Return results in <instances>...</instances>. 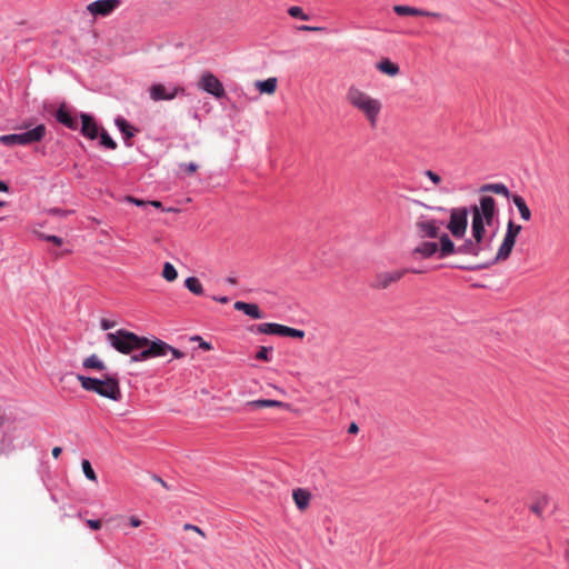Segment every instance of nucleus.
I'll list each match as a JSON object with an SVG mask.
<instances>
[{"instance_id": "nucleus-53", "label": "nucleus", "mask_w": 569, "mask_h": 569, "mask_svg": "<svg viewBox=\"0 0 569 569\" xmlns=\"http://www.w3.org/2000/svg\"><path fill=\"white\" fill-rule=\"evenodd\" d=\"M6 421H7L6 416L0 415V429L4 426Z\"/></svg>"}, {"instance_id": "nucleus-55", "label": "nucleus", "mask_w": 569, "mask_h": 569, "mask_svg": "<svg viewBox=\"0 0 569 569\" xmlns=\"http://www.w3.org/2000/svg\"><path fill=\"white\" fill-rule=\"evenodd\" d=\"M51 212L54 213V214H60V210L59 209H52Z\"/></svg>"}, {"instance_id": "nucleus-23", "label": "nucleus", "mask_w": 569, "mask_h": 569, "mask_svg": "<svg viewBox=\"0 0 569 569\" xmlns=\"http://www.w3.org/2000/svg\"><path fill=\"white\" fill-rule=\"evenodd\" d=\"M512 201H513L515 206L518 208L521 218L526 221L530 220L531 211L528 208L525 199L520 196H513Z\"/></svg>"}, {"instance_id": "nucleus-54", "label": "nucleus", "mask_w": 569, "mask_h": 569, "mask_svg": "<svg viewBox=\"0 0 569 569\" xmlns=\"http://www.w3.org/2000/svg\"><path fill=\"white\" fill-rule=\"evenodd\" d=\"M463 217H465V230H466L467 229V210L466 209H465Z\"/></svg>"}, {"instance_id": "nucleus-20", "label": "nucleus", "mask_w": 569, "mask_h": 569, "mask_svg": "<svg viewBox=\"0 0 569 569\" xmlns=\"http://www.w3.org/2000/svg\"><path fill=\"white\" fill-rule=\"evenodd\" d=\"M548 505H549L548 496L539 495L535 498L533 502L529 506V509L536 516L542 517Z\"/></svg>"}, {"instance_id": "nucleus-22", "label": "nucleus", "mask_w": 569, "mask_h": 569, "mask_svg": "<svg viewBox=\"0 0 569 569\" xmlns=\"http://www.w3.org/2000/svg\"><path fill=\"white\" fill-rule=\"evenodd\" d=\"M283 325L266 322L257 327L259 333L283 336Z\"/></svg>"}, {"instance_id": "nucleus-4", "label": "nucleus", "mask_w": 569, "mask_h": 569, "mask_svg": "<svg viewBox=\"0 0 569 569\" xmlns=\"http://www.w3.org/2000/svg\"><path fill=\"white\" fill-rule=\"evenodd\" d=\"M77 379L81 387L87 391L96 392L99 396L113 401H119L121 399L120 385L116 376H104L103 379H97L78 375Z\"/></svg>"}, {"instance_id": "nucleus-38", "label": "nucleus", "mask_w": 569, "mask_h": 569, "mask_svg": "<svg viewBox=\"0 0 569 569\" xmlns=\"http://www.w3.org/2000/svg\"><path fill=\"white\" fill-rule=\"evenodd\" d=\"M298 30L299 31H309V32H319V31H323L325 28L323 27H313V26H300V27H298Z\"/></svg>"}, {"instance_id": "nucleus-8", "label": "nucleus", "mask_w": 569, "mask_h": 569, "mask_svg": "<svg viewBox=\"0 0 569 569\" xmlns=\"http://www.w3.org/2000/svg\"><path fill=\"white\" fill-rule=\"evenodd\" d=\"M420 273L417 269H396L391 271H381L375 274L370 282V287L377 290H383L389 288L391 284L400 281L402 277L408 273Z\"/></svg>"}, {"instance_id": "nucleus-47", "label": "nucleus", "mask_w": 569, "mask_h": 569, "mask_svg": "<svg viewBox=\"0 0 569 569\" xmlns=\"http://www.w3.org/2000/svg\"><path fill=\"white\" fill-rule=\"evenodd\" d=\"M213 299L220 303H228L229 302V298L228 297H213Z\"/></svg>"}, {"instance_id": "nucleus-51", "label": "nucleus", "mask_w": 569, "mask_h": 569, "mask_svg": "<svg viewBox=\"0 0 569 569\" xmlns=\"http://www.w3.org/2000/svg\"><path fill=\"white\" fill-rule=\"evenodd\" d=\"M425 174L427 178H439V176L432 172L431 170H427Z\"/></svg>"}, {"instance_id": "nucleus-24", "label": "nucleus", "mask_w": 569, "mask_h": 569, "mask_svg": "<svg viewBox=\"0 0 569 569\" xmlns=\"http://www.w3.org/2000/svg\"><path fill=\"white\" fill-rule=\"evenodd\" d=\"M393 11L398 16H422V14H426L425 10H421V9H418V8H413V7H409V6H402V4L395 6L393 7Z\"/></svg>"}, {"instance_id": "nucleus-26", "label": "nucleus", "mask_w": 569, "mask_h": 569, "mask_svg": "<svg viewBox=\"0 0 569 569\" xmlns=\"http://www.w3.org/2000/svg\"><path fill=\"white\" fill-rule=\"evenodd\" d=\"M186 287L196 296L203 295V287L200 280L196 277H188L184 281Z\"/></svg>"}, {"instance_id": "nucleus-31", "label": "nucleus", "mask_w": 569, "mask_h": 569, "mask_svg": "<svg viewBox=\"0 0 569 569\" xmlns=\"http://www.w3.org/2000/svg\"><path fill=\"white\" fill-rule=\"evenodd\" d=\"M482 191H493L496 193L503 194L505 197H508L509 191L508 188L501 183L496 184H486L481 188Z\"/></svg>"}, {"instance_id": "nucleus-5", "label": "nucleus", "mask_w": 569, "mask_h": 569, "mask_svg": "<svg viewBox=\"0 0 569 569\" xmlns=\"http://www.w3.org/2000/svg\"><path fill=\"white\" fill-rule=\"evenodd\" d=\"M107 341L120 353L130 355L149 345V339L131 331L119 329L106 336Z\"/></svg>"}, {"instance_id": "nucleus-16", "label": "nucleus", "mask_w": 569, "mask_h": 569, "mask_svg": "<svg viewBox=\"0 0 569 569\" xmlns=\"http://www.w3.org/2000/svg\"><path fill=\"white\" fill-rule=\"evenodd\" d=\"M293 501L300 511L306 510L309 507L311 500V493L302 488L295 489L292 492Z\"/></svg>"}, {"instance_id": "nucleus-49", "label": "nucleus", "mask_w": 569, "mask_h": 569, "mask_svg": "<svg viewBox=\"0 0 569 569\" xmlns=\"http://www.w3.org/2000/svg\"><path fill=\"white\" fill-rule=\"evenodd\" d=\"M200 348L203 349V350H211V345L206 342V341H201L200 342Z\"/></svg>"}, {"instance_id": "nucleus-2", "label": "nucleus", "mask_w": 569, "mask_h": 569, "mask_svg": "<svg viewBox=\"0 0 569 569\" xmlns=\"http://www.w3.org/2000/svg\"><path fill=\"white\" fill-rule=\"evenodd\" d=\"M521 229L522 228L520 224H516L513 221L510 220L507 226V232L505 234L503 241L500 244L496 256L493 257L490 254L489 240H486L483 238L480 243L473 242L471 240L465 241V254H473L476 257H480L481 259L479 262L475 264H470L468 267L465 266V269L488 268L489 266L498 261L507 260L512 252L516 239L520 233Z\"/></svg>"}, {"instance_id": "nucleus-28", "label": "nucleus", "mask_w": 569, "mask_h": 569, "mask_svg": "<svg viewBox=\"0 0 569 569\" xmlns=\"http://www.w3.org/2000/svg\"><path fill=\"white\" fill-rule=\"evenodd\" d=\"M116 124L119 130L124 134L126 139H130L134 136V129L127 122L126 119L119 117L116 119Z\"/></svg>"}, {"instance_id": "nucleus-17", "label": "nucleus", "mask_w": 569, "mask_h": 569, "mask_svg": "<svg viewBox=\"0 0 569 569\" xmlns=\"http://www.w3.org/2000/svg\"><path fill=\"white\" fill-rule=\"evenodd\" d=\"M377 70L389 77H397L400 73V68L397 63L389 58H383L376 64Z\"/></svg>"}, {"instance_id": "nucleus-52", "label": "nucleus", "mask_w": 569, "mask_h": 569, "mask_svg": "<svg viewBox=\"0 0 569 569\" xmlns=\"http://www.w3.org/2000/svg\"><path fill=\"white\" fill-rule=\"evenodd\" d=\"M227 282L230 283V284H237V278L234 277H228L227 278Z\"/></svg>"}, {"instance_id": "nucleus-48", "label": "nucleus", "mask_w": 569, "mask_h": 569, "mask_svg": "<svg viewBox=\"0 0 569 569\" xmlns=\"http://www.w3.org/2000/svg\"><path fill=\"white\" fill-rule=\"evenodd\" d=\"M0 191H4V192L9 191V186L6 182H3L2 180H0Z\"/></svg>"}, {"instance_id": "nucleus-46", "label": "nucleus", "mask_w": 569, "mask_h": 569, "mask_svg": "<svg viewBox=\"0 0 569 569\" xmlns=\"http://www.w3.org/2000/svg\"><path fill=\"white\" fill-rule=\"evenodd\" d=\"M61 452H62V449H61L60 447H54V448L52 449V456H53L56 459H57V458H59V456L61 455Z\"/></svg>"}, {"instance_id": "nucleus-1", "label": "nucleus", "mask_w": 569, "mask_h": 569, "mask_svg": "<svg viewBox=\"0 0 569 569\" xmlns=\"http://www.w3.org/2000/svg\"><path fill=\"white\" fill-rule=\"evenodd\" d=\"M443 222L436 219L421 218L415 223L417 236L422 240L411 251V257L428 259L439 252V258L453 253L455 244L449 236L441 232Z\"/></svg>"}, {"instance_id": "nucleus-12", "label": "nucleus", "mask_w": 569, "mask_h": 569, "mask_svg": "<svg viewBox=\"0 0 569 569\" xmlns=\"http://www.w3.org/2000/svg\"><path fill=\"white\" fill-rule=\"evenodd\" d=\"M162 348V345H154V340H149V345L144 348H141V351L139 353L132 355L130 360L132 362H140L148 360L150 358H157L158 355H160L163 351Z\"/></svg>"}, {"instance_id": "nucleus-11", "label": "nucleus", "mask_w": 569, "mask_h": 569, "mask_svg": "<svg viewBox=\"0 0 569 569\" xmlns=\"http://www.w3.org/2000/svg\"><path fill=\"white\" fill-rule=\"evenodd\" d=\"M179 92L182 93L184 90L180 87H174L171 91H168V89L161 83L152 84L149 89L150 98L153 101L172 100Z\"/></svg>"}, {"instance_id": "nucleus-3", "label": "nucleus", "mask_w": 569, "mask_h": 569, "mask_svg": "<svg viewBox=\"0 0 569 569\" xmlns=\"http://www.w3.org/2000/svg\"><path fill=\"white\" fill-rule=\"evenodd\" d=\"M345 98L347 103L366 119L370 128L377 127L383 109L379 98L373 97L356 83L348 87Z\"/></svg>"}, {"instance_id": "nucleus-41", "label": "nucleus", "mask_w": 569, "mask_h": 569, "mask_svg": "<svg viewBox=\"0 0 569 569\" xmlns=\"http://www.w3.org/2000/svg\"><path fill=\"white\" fill-rule=\"evenodd\" d=\"M114 325H116V323H114L113 321H109V320H107V319H102V320H101V328H102L103 330H109V329L113 328V327H114Z\"/></svg>"}, {"instance_id": "nucleus-40", "label": "nucleus", "mask_w": 569, "mask_h": 569, "mask_svg": "<svg viewBox=\"0 0 569 569\" xmlns=\"http://www.w3.org/2000/svg\"><path fill=\"white\" fill-rule=\"evenodd\" d=\"M87 525L93 529V530H99L101 528V521L100 520H92V519H89L87 520Z\"/></svg>"}, {"instance_id": "nucleus-10", "label": "nucleus", "mask_w": 569, "mask_h": 569, "mask_svg": "<svg viewBox=\"0 0 569 569\" xmlns=\"http://www.w3.org/2000/svg\"><path fill=\"white\" fill-rule=\"evenodd\" d=\"M199 87L218 99L223 98L226 94L222 83L211 72H204L201 76Z\"/></svg>"}, {"instance_id": "nucleus-19", "label": "nucleus", "mask_w": 569, "mask_h": 569, "mask_svg": "<svg viewBox=\"0 0 569 569\" xmlns=\"http://www.w3.org/2000/svg\"><path fill=\"white\" fill-rule=\"evenodd\" d=\"M249 408L257 409V408H288V405L279 401V400H271V399H259V400H252L247 402L246 405Z\"/></svg>"}, {"instance_id": "nucleus-42", "label": "nucleus", "mask_w": 569, "mask_h": 569, "mask_svg": "<svg viewBox=\"0 0 569 569\" xmlns=\"http://www.w3.org/2000/svg\"><path fill=\"white\" fill-rule=\"evenodd\" d=\"M46 239L48 241H51V242L56 243L57 246H61L62 244V239L57 237V236H48Z\"/></svg>"}, {"instance_id": "nucleus-25", "label": "nucleus", "mask_w": 569, "mask_h": 569, "mask_svg": "<svg viewBox=\"0 0 569 569\" xmlns=\"http://www.w3.org/2000/svg\"><path fill=\"white\" fill-rule=\"evenodd\" d=\"M154 345H162L163 346V348H162L163 351L160 355H158V357H163V356H166L168 353H171L173 359H180V358H182L184 356L183 352H181L180 350L171 347L170 345H168L167 342H164V341H162L160 339H156L154 340Z\"/></svg>"}, {"instance_id": "nucleus-35", "label": "nucleus", "mask_w": 569, "mask_h": 569, "mask_svg": "<svg viewBox=\"0 0 569 569\" xmlns=\"http://www.w3.org/2000/svg\"><path fill=\"white\" fill-rule=\"evenodd\" d=\"M101 144L108 149L114 150L117 143L111 139L107 131L102 130L100 133Z\"/></svg>"}, {"instance_id": "nucleus-30", "label": "nucleus", "mask_w": 569, "mask_h": 569, "mask_svg": "<svg viewBox=\"0 0 569 569\" xmlns=\"http://www.w3.org/2000/svg\"><path fill=\"white\" fill-rule=\"evenodd\" d=\"M162 277L169 282H172L178 278V272L173 264L170 262H166L163 264Z\"/></svg>"}, {"instance_id": "nucleus-56", "label": "nucleus", "mask_w": 569, "mask_h": 569, "mask_svg": "<svg viewBox=\"0 0 569 569\" xmlns=\"http://www.w3.org/2000/svg\"><path fill=\"white\" fill-rule=\"evenodd\" d=\"M4 204H6V202L0 201V207H3Z\"/></svg>"}, {"instance_id": "nucleus-7", "label": "nucleus", "mask_w": 569, "mask_h": 569, "mask_svg": "<svg viewBox=\"0 0 569 569\" xmlns=\"http://www.w3.org/2000/svg\"><path fill=\"white\" fill-rule=\"evenodd\" d=\"M47 132V128L44 124H38L31 130H28L22 133H12V134H4L0 137V142L6 146H14V144H21V146H28L34 142L41 141Z\"/></svg>"}, {"instance_id": "nucleus-29", "label": "nucleus", "mask_w": 569, "mask_h": 569, "mask_svg": "<svg viewBox=\"0 0 569 569\" xmlns=\"http://www.w3.org/2000/svg\"><path fill=\"white\" fill-rule=\"evenodd\" d=\"M126 201L130 202V203H133L136 206H139V207H146V206H152L157 209H161L162 208V203L158 200H153V201H143L141 199H138V198H134V197H131V196H127L124 198Z\"/></svg>"}, {"instance_id": "nucleus-37", "label": "nucleus", "mask_w": 569, "mask_h": 569, "mask_svg": "<svg viewBox=\"0 0 569 569\" xmlns=\"http://www.w3.org/2000/svg\"><path fill=\"white\" fill-rule=\"evenodd\" d=\"M425 13H427V14H422L421 17H431V18H435V19L450 21L449 17H446V16L439 13V12H431V11H426L425 10Z\"/></svg>"}, {"instance_id": "nucleus-18", "label": "nucleus", "mask_w": 569, "mask_h": 569, "mask_svg": "<svg viewBox=\"0 0 569 569\" xmlns=\"http://www.w3.org/2000/svg\"><path fill=\"white\" fill-rule=\"evenodd\" d=\"M233 307L236 310L243 311L247 316H249L253 319L263 318L262 312L260 311L258 305H256V303H247L243 301H237Z\"/></svg>"}, {"instance_id": "nucleus-6", "label": "nucleus", "mask_w": 569, "mask_h": 569, "mask_svg": "<svg viewBox=\"0 0 569 569\" xmlns=\"http://www.w3.org/2000/svg\"><path fill=\"white\" fill-rule=\"evenodd\" d=\"M495 214V200L490 196L480 198V208L475 207L472 217V238L480 243L486 234L485 221L491 224Z\"/></svg>"}, {"instance_id": "nucleus-50", "label": "nucleus", "mask_w": 569, "mask_h": 569, "mask_svg": "<svg viewBox=\"0 0 569 569\" xmlns=\"http://www.w3.org/2000/svg\"><path fill=\"white\" fill-rule=\"evenodd\" d=\"M157 482H159L163 488H167L168 489V485L166 481H163L161 478H159L158 476H154L153 478Z\"/></svg>"}, {"instance_id": "nucleus-9", "label": "nucleus", "mask_w": 569, "mask_h": 569, "mask_svg": "<svg viewBox=\"0 0 569 569\" xmlns=\"http://www.w3.org/2000/svg\"><path fill=\"white\" fill-rule=\"evenodd\" d=\"M122 4L121 0H96L87 4V12L96 18H106L119 9Z\"/></svg>"}, {"instance_id": "nucleus-21", "label": "nucleus", "mask_w": 569, "mask_h": 569, "mask_svg": "<svg viewBox=\"0 0 569 569\" xmlns=\"http://www.w3.org/2000/svg\"><path fill=\"white\" fill-rule=\"evenodd\" d=\"M453 236L462 234V211H452L450 222L447 224Z\"/></svg>"}, {"instance_id": "nucleus-14", "label": "nucleus", "mask_w": 569, "mask_h": 569, "mask_svg": "<svg viewBox=\"0 0 569 569\" xmlns=\"http://www.w3.org/2000/svg\"><path fill=\"white\" fill-rule=\"evenodd\" d=\"M254 88L261 94L272 96L276 93L278 88V79L276 77H270L266 80H257L254 82Z\"/></svg>"}, {"instance_id": "nucleus-44", "label": "nucleus", "mask_w": 569, "mask_h": 569, "mask_svg": "<svg viewBox=\"0 0 569 569\" xmlns=\"http://www.w3.org/2000/svg\"><path fill=\"white\" fill-rule=\"evenodd\" d=\"M196 169H197V166H196L194 163H189V164L187 166L186 172H187L188 174H192V173H194V172H196Z\"/></svg>"}, {"instance_id": "nucleus-33", "label": "nucleus", "mask_w": 569, "mask_h": 569, "mask_svg": "<svg viewBox=\"0 0 569 569\" xmlns=\"http://www.w3.org/2000/svg\"><path fill=\"white\" fill-rule=\"evenodd\" d=\"M288 13L292 18L301 19V20H305V21L310 19V17L307 13H305L303 10L300 7H297V6L290 7L288 9Z\"/></svg>"}, {"instance_id": "nucleus-27", "label": "nucleus", "mask_w": 569, "mask_h": 569, "mask_svg": "<svg viewBox=\"0 0 569 569\" xmlns=\"http://www.w3.org/2000/svg\"><path fill=\"white\" fill-rule=\"evenodd\" d=\"M82 365L86 369H96V370L106 369L104 362L101 361L96 355H91L90 357L86 358L83 360Z\"/></svg>"}, {"instance_id": "nucleus-39", "label": "nucleus", "mask_w": 569, "mask_h": 569, "mask_svg": "<svg viewBox=\"0 0 569 569\" xmlns=\"http://www.w3.org/2000/svg\"><path fill=\"white\" fill-rule=\"evenodd\" d=\"M183 529H184V530H187V531H188V530L196 531V532H198V533H199L200 536H202V537H204V536H206V535H204V532H203L199 527L193 526V525H190V523H186V525L183 526Z\"/></svg>"}, {"instance_id": "nucleus-32", "label": "nucleus", "mask_w": 569, "mask_h": 569, "mask_svg": "<svg viewBox=\"0 0 569 569\" xmlns=\"http://www.w3.org/2000/svg\"><path fill=\"white\" fill-rule=\"evenodd\" d=\"M81 466H82L84 476L91 481H97V475H96L90 461L84 459V460H82Z\"/></svg>"}, {"instance_id": "nucleus-13", "label": "nucleus", "mask_w": 569, "mask_h": 569, "mask_svg": "<svg viewBox=\"0 0 569 569\" xmlns=\"http://www.w3.org/2000/svg\"><path fill=\"white\" fill-rule=\"evenodd\" d=\"M80 118L82 121V127H81L82 134L88 137L89 139H92V140L96 139L99 134V128H98V124L96 123L94 119L90 114H87V113H81Z\"/></svg>"}, {"instance_id": "nucleus-43", "label": "nucleus", "mask_w": 569, "mask_h": 569, "mask_svg": "<svg viewBox=\"0 0 569 569\" xmlns=\"http://www.w3.org/2000/svg\"><path fill=\"white\" fill-rule=\"evenodd\" d=\"M130 525L132 527L137 528L141 525V520L138 517L132 516V517H130Z\"/></svg>"}, {"instance_id": "nucleus-36", "label": "nucleus", "mask_w": 569, "mask_h": 569, "mask_svg": "<svg viewBox=\"0 0 569 569\" xmlns=\"http://www.w3.org/2000/svg\"><path fill=\"white\" fill-rule=\"evenodd\" d=\"M269 350H271V348L260 347L258 352H257V355H256V358L258 360L269 361V357H268Z\"/></svg>"}, {"instance_id": "nucleus-45", "label": "nucleus", "mask_w": 569, "mask_h": 569, "mask_svg": "<svg viewBox=\"0 0 569 569\" xmlns=\"http://www.w3.org/2000/svg\"><path fill=\"white\" fill-rule=\"evenodd\" d=\"M359 431V427L357 423L352 422L349 428H348V432L349 433H357Z\"/></svg>"}, {"instance_id": "nucleus-15", "label": "nucleus", "mask_w": 569, "mask_h": 569, "mask_svg": "<svg viewBox=\"0 0 569 569\" xmlns=\"http://www.w3.org/2000/svg\"><path fill=\"white\" fill-rule=\"evenodd\" d=\"M56 119L69 129L74 130L78 127L77 120L70 114L64 103H62L57 110Z\"/></svg>"}, {"instance_id": "nucleus-34", "label": "nucleus", "mask_w": 569, "mask_h": 569, "mask_svg": "<svg viewBox=\"0 0 569 569\" xmlns=\"http://www.w3.org/2000/svg\"><path fill=\"white\" fill-rule=\"evenodd\" d=\"M306 333H305L303 330H299V329H295V328H290V327L284 326L283 336L282 337H291V338H297V339H303Z\"/></svg>"}]
</instances>
